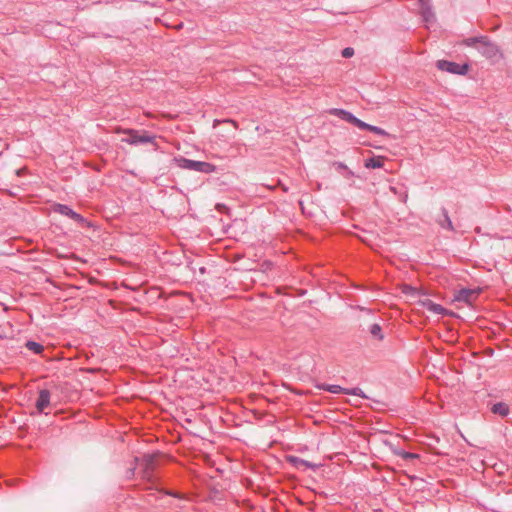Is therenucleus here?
<instances>
[{
  "label": "nucleus",
  "mask_w": 512,
  "mask_h": 512,
  "mask_svg": "<svg viewBox=\"0 0 512 512\" xmlns=\"http://www.w3.org/2000/svg\"><path fill=\"white\" fill-rule=\"evenodd\" d=\"M463 44L476 48L489 60L496 61L502 57L499 47L486 36L467 38L463 41Z\"/></svg>",
  "instance_id": "nucleus-1"
},
{
  "label": "nucleus",
  "mask_w": 512,
  "mask_h": 512,
  "mask_svg": "<svg viewBox=\"0 0 512 512\" xmlns=\"http://www.w3.org/2000/svg\"><path fill=\"white\" fill-rule=\"evenodd\" d=\"M175 162L177 166L182 169L196 171L203 174H211L217 170V167L214 164L204 161L191 160L182 156L175 158Z\"/></svg>",
  "instance_id": "nucleus-2"
},
{
  "label": "nucleus",
  "mask_w": 512,
  "mask_h": 512,
  "mask_svg": "<svg viewBox=\"0 0 512 512\" xmlns=\"http://www.w3.org/2000/svg\"><path fill=\"white\" fill-rule=\"evenodd\" d=\"M116 133L127 134L128 137L123 138L122 141L129 143L131 145L147 144V143L155 144L156 137L153 135H149L145 131L140 132V131L134 130V129L117 128Z\"/></svg>",
  "instance_id": "nucleus-3"
},
{
  "label": "nucleus",
  "mask_w": 512,
  "mask_h": 512,
  "mask_svg": "<svg viewBox=\"0 0 512 512\" xmlns=\"http://www.w3.org/2000/svg\"><path fill=\"white\" fill-rule=\"evenodd\" d=\"M436 67L442 71H446L452 74L465 75L469 70L468 64H458L447 60H438Z\"/></svg>",
  "instance_id": "nucleus-4"
},
{
  "label": "nucleus",
  "mask_w": 512,
  "mask_h": 512,
  "mask_svg": "<svg viewBox=\"0 0 512 512\" xmlns=\"http://www.w3.org/2000/svg\"><path fill=\"white\" fill-rule=\"evenodd\" d=\"M478 294H479L478 290L462 288L455 292L454 301L470 304L472 301H474L477 298Z\"/></svg>",
  "instance_id": "nucleus-5"
},
{
  "label": "nucleus",
  "mask_w": 512,
  "mask_h": 512,
  "mask_svg": "<svg viewBox=\"0 0 512 512\" xmlns=\"http://www.w3.org/2000/svg\"><path fill=\"white\" fill-rule=\"evenodd\" d=\"M54 211L61 214V215H64V216H67L71 219H73L74 221L78 222V223H83L85 222V219L82 215H80L79 213L73 211L69 206L67 205H64V204H56L54 206Z\"/></svg>",
  "instance_id": "nucleus-6"
},
{
  "label": "nucleus",
  "mask_w": 512,
  "mask_h": 512,
  "mask_svg": "<svg viewBox=\"0 0 512 512\" xmlns=\"http://www.w3.org/2000/svg\"><path fill=\"white\" fill-rule=\"evenodd\" d=\"M143 478L152 482V473L155 468V458L153 455H144L142 459Z\"/></svg>",
  "instance_id": "nucleus-7"
},
{
  "label": "nucleus",
  "mask_w": 512,
  "mask_h": 512,
  "mask_svg": "<svg viewBox=\"0 0 512 512\" xmlns=\"http://www.w3.org/2000/svg\"><path fill=\"white\" fill-rule=\"evenodd\" d=\"M51 393L47 389L39 391V396L36 400V409L39 413H43L44 410L50 405Z\"/></svg>",
  "instance_id": "nucleus-8"
},
{
  "label": "nucleus",
  "mask_w": 512,
  "mask_h": 512,
  "mask_svg": "<svg viewBox=\"0 0 512 512\" xmlns=\"http://www.w3.org/2000/svg\"><path fill=\"white\" fill-rule=\"evenodd\" d=\"M288 461L294 466L296 467L297 469H312V470H316L319 465L317 464H314V463H311L307 460H304L300 457H297V456H289L288 457Z\"/></svg>",
  "instance_id": "nucleus-9"
},
{
  "label": "nucleus",
  "mask_w": 512,
  "mask_h": 512,
  "mask_svg": "<svg viewBox=\"0 0 512 512\" xmlns=\"http://www.w3.org/2000/svg\"><path fill=\"white\" fill-rule=\"evenodd\" d=\"M388 445L394 455L400 456L406 461H411V460H415V459L419 458V455L416 453L406 452L402 448H400L392 443H389Z\"/></svg>",
  "instance_id": "nucleus-10"
},
{
  "label": "nucleus",
  "mask_w": 512,
  "mask_h": 512,
  "mask_svg": "<svg viewBox=\"0 0 512 512\" xmlns=\"http://www.w3.org/2000/svg\"><path fill=\"white\" fill-rule=\"evenodd\" d=\"M437 223L443 228L449 231H453V223L448 215V211L445 208L441 209V216L436 219Z\"/></svg>",
  "instance_id": "nucleus-11"
},
{
  "label": "nucleus",
  "mask_w": 512,
  "mask_h": 512,
  "mask_svg": "<svg viewBox=\"0 0 512 512\" xmlns=\"http://www.w3.org/2000/svg\"><path fill=\"white\" fill-rule=\"evenodd\" d=\"M491 412L501 417H506L510 413V407L505 402H497L491 406Z\"/></svg>",
  "instance_id": "nucleus-12"
},
{
  "label": "nucleus",
  "mask_w": 512,
  "mask_h": 512,
  "mask_svg": "<svg viewBox=\"0 0 512 512\" xmlns=\"http://www.w3.org/2000/svg\"><path fill=\"white\" fill-rule=\"evenodd\" d=\"M384 165V158L381 156H374L365 160L364 166L368 169L382 168Z\"/></svg>",
  "instance_id": "nucleus-13"
},
{
  "label": "nucleus",
  "mask_w": 512,
  "mask_h": 512,
  "mask_svg": "<svg viewBox=\"0 0 512 512\" xmlns=\"http://www.w3.org/2000/svg\"><path fill=\"white\" fill-rule=\"evenodd\" d=\"M331 114L338 116L339 118H341L342 120H344L350 124H352L356 118L352 113H350L349 111L343 110V109H333L331 111Z\"/></svg>",
  "instance_id": "nucleus-14"
},
{
  "label": "nucleus",
  "mask_w": 512,
  "mask_h": 512,
  "mask_svg": "<svg viewBox=\"0 0 512 512\" xmlns=\"http://www.w3.org/2000/svg\"><path fill=\"white\" fill-rule=\"evenodd\" d=\"M321 390L328 391L332 394H345L346 388H343L339 385H333V384H321L318 386Z\"/></svg>",
  "instance_id": "nucleus-15"
},
{
  "label": "nucleus",
  "mask_w": 512,
  "mask_h": 512,
  "mask_svg": "<svg viewBox=\"0 0 512 512\" xmlns=\"http://www.w3.org/2000/svg\"><path fill=\"white\" fill-rule=\"evenodd\" d=\"M369 332L374 339H377L379 341L384 339L382 327L377 323H374L370 326Z\"/></svg>",
  "instance_id": "nucleus-16"
},
{
  "label": "nucleus",
  "mask_w": 512,
  "mask_h": 512,
  "mask_svg": "<svg viewBox=\"0 0 512 512\" xmlns=\"http://www.w3.org/2000/svg\"><path fill=\"white\" fill-rule=\"evenodd\" d=\"M25 346L28 350L32 351L34 354H40L44 350L43 345L38 342H35V341H27Z\"/></svg>",
  "instance_id": "nucleus-17"
},
{
  "label": "nucleus",
  "mask_w": 512,
  "mask_h": 512,
  "mask_svg": "<svg viewBox=\"0 0 512 512\" xmlns=\"http://www.w3.org/2000/svg\"><path fill=\"white\" fill-rule=\"evenodd\" d=\"M427 309L433 313L444 315L446 312V309L441 306L440 304L433 303L432 301H429L427 304Z\"/></svg>",
  "instance_id": "nucleus-18"
},
{
  "label": "nucleus",
  "mask_w": 512,
  "mask_h": 512,
  "mask_svg": "<svg viewBox=\"0 0 512 512\" xmlns=\"http://www.w3.org/2000/svg\"><path fill=\"white\" fill-rule=\"evenodd\" d=\"M421 9H422L423 20L426 23L431 22L434 19V14H433V12L431 10V7L430 6H423V7H421Z\"/></svg>",
  "instance_id": "nucleus-19"
},
{
  "label": "nucleus",
  "mask_w": 512,
  "mask_h": 512,
  "mask_svg": "<svg viewBox=\"0 0 512 512\" xmlns=\"http://www.w3.org/2000/svg\"><path fill=\"white\" fill-rule=\"evenodd\" d=\"M345 394L359 396L362 398H367V396L364 394V392L360 388H357V387L352 388V389L346 388Z\"/></svg>",
  "instance_id": "nucleus-20"
},
{
  "label": "nucleus",
  "mask_w": 512,
  "mask_h": 512,
  "mask_svg": "<svg viewBox=\"0 0 512 512\" xmlns=\"http://www.w3.org/2000/svg\"><path fill=\"white\" fill-rule=\"evenodd\" d=\"M367 130L370 132H373L377 135L389 136V134L384 129L377 127V126L370 125V124H369V128H367Z\"/></svg>",
  "instance_id": "nucleus-21"
},
{
  "label": "nucleus",
  "mask_w": 512,
  "mask_h": 512,
  "mask_svg": "<svg viewBox=\"0 0 512 512\" xmlns=\"http://www.w3.org/2000/svg\"><path fill=\"white\" fill-rule=\"evenodd\" d=\"M352 125L358 127L361 130H367V128H369V124L368 123H365L364 121L358 119L357 117L353 121Z\"/></svg>",
  "instance_id": "nucleus-22"
},
{
  "label": "nucleus",
  "mask_w": 512,
  "mask_h": 512,
  "mask_svg": "<svg viewBox=\"0 0 512 512\" xmlns=\"http://www.w3.org/2000/svg\"><path fill=\"white\" fill-rule=\"evenodd\" d=\"M354 55V49L351 47H346L342 50V56L344 58H350Z\"/></svg>",
  "instance_id": "nucleus-23"
},
{
  "label": "nucleus",
  "mask_w": 512,
  "mask_h": 512,
  "mask_svg": "<svg viewBox=\"0 0 512 512\" xmlns=\"http://www.w3.org/2000/svg\"><path fill=\"white\" fill-rule=\"evenodd\" d=\"M24 173H25V168H20V169L16 170V174H17L18 176H21V175H23Z\"/></svg>",
  "instance_id": "nucleus-24"
},
{
  "label": "nucleus",
  "mask_w": 512,
  "mask_h": 512,
  "mask_svg": "<svg viewBox=\"0 0 512 512\" xmlns=\"http://www.w3.org/2000/svg\"><path fill=\"white\" fill-rule=\"evenodd\" d=\"M419 2L421 3V7L429 6V0H419Z\"/></svg>",
  "instance_id": "nucleus-25"
},
{
  "label": "nucleus",
  "mask_w": 512,
  "mask_h": 512,
  "mask_svg": "<svg viewBox=\"0 0 512 512\" xmlns=\"http://www.w3.org/2000/svg\"><path fill=\"white\" fill-rule=\"evenodd\" d=\"M337 167H338L339 169H347L346 165H345V164H343V163H341V162L337 163Z\"/></svg>",
  "instance_id": "nucleus-26"
},
{
  "label": "nucleus",
  "mask_w": 512,
  "mask_h": 512,
  "mask_svg": "<svg viewBox=\"0 0 512 512\" xmlns=\"http://www.w3.org/2000/svg\"><path fill=\"white\" fill-rule=\"evenodd\" d=\"M134 470H135V467H133V468L129 469V471H128V475H127V476H128V477L133 476V475H134Z\"/></svg>",
  "instance_id": "nucleus-27"
},
{
  "label": "nucleus",
  "mask_w": 512,
  "mask_h": 512,
  "mask_svg": "<svg viewBox=\"0 0 512 512\" xmlns=\"http://www.w3.org/2000/svg\"><path fill=\"white\" fill-rule=\"evenodd\" d=\"M390 190H391L394 194H397V188H396V187L391 186V187H390Z\"/></svg>",
  "instance_id": "nucleus-28"
},
{
  "label": "nucleus",
  "mask_w": 512,
  "mask_h": 512,
  "mask_svg": "<svg viewBox=\"0 0 512 512\" xmlns=\"http://www.w3.org/2000/svg\"><path fill=\"white\" fill-rule=\"evenodd\" d=\"M406 198H407V195L405 194V195L403 196V198H402V200H401V201H402V202H405V201H406Z\"/></svg>",
  "instance_id": "nucleus-29"
}]
</instances>
